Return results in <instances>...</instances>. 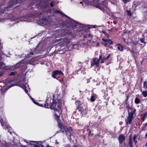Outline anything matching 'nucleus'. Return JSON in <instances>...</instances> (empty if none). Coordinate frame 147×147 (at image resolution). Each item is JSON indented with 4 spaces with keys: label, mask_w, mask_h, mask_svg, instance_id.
I'll return each instance as SVG.
<instances>
[{
    "label": "nucleus",
    "mask_w": 147,
    "mask_h": 147,
    "mask_svg": "<svg viewBox=\"0 0 147 147\" xmlns=\"http://www.w3.org/2000/svg\"><path fill=\"white\" fill-rule=\"evenodd\" d=\"M102 40L103 41L105 42L107 44L109 43L110 44H112V41H111V40H105L103 39Z\"/></svg>",
    "instance_id": "16"
},
{
    "label": "nucleus",
    "mask_w": 147,
    "mask_h": 147,
    "mask_svg": "<svg viewBox=\"0 0 147 147\" xmlns=\"http://www.w3.org/2000/svg\"><path fill=\"white\" fill-rule=\"evenodd\" d=\"M80 92H81V91H80Z\"/></svg>",
    "instance_id": "55"
},
{
    "label": "nucleus",
    "mask_w": 147,
    "mask_h": 147,
    "mask_svg": "<svg viewBox=\"0 0 147 147\" xmlns=\"http://www.w3.org/2000/svg\"><path fill=\"white\" fill-rule=\"evenodd\" d=\"M104 59H105V61L107 60H106V59H105V58H106V57H105V56H104Z\"/></svg>",
    "instance_id": "47"
},
{
    "label": "nucleus",
    "mask_w": 147,
    "mask_h": 147,
    "mask_svg": "<svg viewBox=\"0 0 147 147\" xmlns=\"http://www.w3.org/2000/svg\"><path fill=\"white\" fill-rule=\"evenodd\" d=\"M63 75L61 71L57 70L53 72L52 76L54 78L57 80L60 76H62Z\"/></svg>",
    "instance_id": "6"
},
{
    "label": "nucleus",
    "mask_w": 147,
    "mask_h": 147,
    "mask_svg": "<svg viewBox=\"0 0 147 147\" xmlns=\"http://www.w3.org/2000/svg\"><path fill=\"white\" fill-rule=\"evenodd\" d=\"M130 33V32H124L123 33V40L124 42H125L126 43H127L128 45H130L132 47L131 48L133 49L136 46V45L138 44V42L137 41H133L131 42H129V43L128 42H127L126 41V39L124 38L125 36L129 34Z\"/></svg>",
    "instance_id": "2"
},
{
    "label": "nucleus",
    "mask_w": 147,
    "mask_h": 147,
    "mask_svg": "<svg viewBox=\"0 0 147 147\" xmlns=\"http://www.w3.org/2000/svg\"><path fill=\"white\" fill-rule=\"evenodd\" d=\"M33 102H34V103L36 105H39V104L38 103V102H36L34 100V101H33Z\"/></svg>",
    "instance_id": "30"
},
{
    "label": "nucleus",
    "mask_w": 147,
    "mask_h": 147,
    "mask_svg": "<svg viewBox=\"0 0 147 147\" xmlns=\"http://www.w3.org/2000/svg\"><path fill=\"white\" fill-rule=\"evenodd\" d=\"M60 101V100H59V103Z\"/></svg>",
    "instance_id": "57"
},
{
    "label": "nucleus",
    "mask_w": 147,
    "mask_h": 147,
    "mask_svg": "<svg viewBox=\"0 0 147 147\" xmlns=\"http://www.w3.org/2000/svg\"><path fill=\"white\" fill-rule=\"evenodd\" d=\"M54 96H53V98H54Z\"/></svg>",
    "instance_id": "54"
},
{
    "label": "nucleus",
    "mask_w": 147,
    "mask_h": 147,
    "mask_svg": "<svg viewBox=\"0 0 147 147\" xmlns=\"http://www.w3.org/2000/svg\"><path fill=\"white\" fill-rule=\"evenodd\" d=\"M140 40L141 42H142V43H144L143 39L141 38L140 39Z\"/></svg>",
    "instance_id": "31"
},
{
    "label": "nucleus",
    "mask_w": 147,
    "mask_h": 147,
    "mask_svg": "<svg viewBox=\"0 0 147 147\" xmlns=\"http://www.w3.org/2000/svg\"><path fill=\"white\" fill-rule=\"evenodd\" d=\"M13 86H11L10 87H9V88H10L11 87H12Z\"/></svg>",
    "instance_id": "50"
},
{
    "label": "nucleus",
    "mask_w": 147,
    "mask_h": 147,
    "mask_svg": "<svg viewBox=\"0 0 147 147\" xmlns=\"http://www.w3.org/2000/svg\"><path fill=\"white\" fill-rule=\"evenodd\" d=\"M82 3V2H80V3Z\"/></svg>",
    "instance_id": "51"
},
{
    "label": "nucleus",
    "mask_w": 147,
    "mask_h": 147,
    "mask_svg": "<svg viewBox=\"0 0 147 147\" xmlns=\"http://www.w3.org/2000/svg\"><path fill=\"white\" fill-rule=\"evenodd\" d=\"M135 111L136 110L134 109L133 111H131L130 112H129V110H128V111L129 113V115L127 120H126V123L127 124L128 123L129 124H131V121L133 118L134 113Z\"/></svg>",
    "instance_id": "3"
},
{
    "label": "nucleus",
    "mask_w": 147,
    "mask_h": 147,
    "mask_svg": "<svg viewBox=\"0 0 147 147\" xmlns=\"http://www.w3.org/2000/svg\"><path fill=\"white\" fill-rule=\"evenodd\" d=\"M16 73V72H11L10 73L9 75H10V76L14 75Z\"/></svg>",
    "instance_id": "26"
},
{
    "label": "nucleus",
    "mask_w": 147,
    "mask_h": 147,
    "mask_svg": "<svg viewBox=\"0 0 147 147\" xmlns=\"http://www.w3.org/2000/svg\"><path fill=\"white\" fill-rule=\"evenodd\" d=\"M55 143L57 144H58L59 143V142H57V140H55Z\"/></svg>",
    "instance_id": "34"
},
{
    "label": "nucleus",
    "mask_w": 147,
    "mask_h": 147,
    "mask_svg": "<svg viewBox=\"0 0 147 147\" xmlns=\"http://www.w3.org/2000/svg\"><path fill=\"white\" fill-rule=\"evenodd\" d=\"M0 121L2 126H6V127L7 128H11V127H9V125H8L7 123L6 122H3V120H1Z\"/></svg>",
    "instance_id": "11"
},
{
    "label": "nucleus",
    "mask_w": 147,
    "mask_h": 147,
    "mask_svg": "<svg viewBox=\"0 0 147 147\" xmlns=\"http://www.w3.org/2000/svg\"><path fill=\"white\" fill-rule=\"evenodd\" d=\"M60 132H61V131L60 130H59V131H57V133H56L57 134L59 133H60Z\"/></svg>",
    "instance_id": "37"
},
{
    "label": "nucleus",
    "mask_w": 147,
    "mask_h": 147,
    "mask_svg": "<svg viewBox=\"0 0 147 147\" xmlns=\"http://www.w3.org/2000/svg\"><path fill=\"white\" fill-rule=\"evenodd\" d=\"M30 55H33V53H32L30 54Z\"/></svg>",
    "instance_id": "49"
},
{
    "label": "nucleus",
    "mask_w": 147,
    "mask_h": 147,
    "mask_svg": "<svg viewBox=\"0 0 147 147\" xmlns=\"http://www.w3.org/2000/svg\"><path fill=\"white\" fill-rule=\"evenodd\" d=\"M7 69H8L9 70H13L15 69V66H9V65L7 67Z\"/></svg>",
    "instance_id": "15"
},
{
    "label": "nucleus",
    "mask_w": 147,
    "mask_h": 147,
    "mask_svg": "<svg viewBox=\"0 0 147 147\" xmlns=\"http://www.w3.org/2000/svg\"><path fill=\"white\" fill-rule=\"evenodd\" d=\"M116 46H117L118 49L119 51H121L123 50V47L122 45L120 44H118L116 45Z\"/></svg>",
    "instance_id": "12"
},
{
    "label": "nucleus",
    "mask_w": 147,
    "mask_h": 147,
    "mask_svg": "<svg viewBox=\"0 0 147 147\" xmlns=\"http://www.w3.org/2000/svg\"><path fill=\"white\" fill-rule=\"evenodd\" d=\"M81 113L82 115L85 114L86 113V111L85 110H83L81 112Z\"/></svg>",
    "instance_id": "27"
},
{
    "label": "nucleus",
    "mask_w": 147,
    "mask_h": 147,
    "mask_svg": "<svg viewBox=\"0 0 147 147\" xmlns=\"http://www.w3.org/2000/svg\"><path fill=\"white\" fill-rule=\"evenodd\" d=\"M24 141L25 142H26V143L28 144V142H27L26 140H24Z\"/></svg>",
    "instance_id": "39"
},
{
    "label": "nucleus",
    "mask_w": 147,
    "mask_h": 147,
    "mask_svg": "<svg viewBox=\"0 0 147 147\" xmlns=\"http://www.w3.org/2000/svg\"><path fill=\"white\" fill-rule=\"evenodd\" d=\"M31 142H34L33 141H31Z\"/></svg>",
    "instance_id": "56"
},
{
    "label": "nucleus",
    "mask_w": 147,
    "mask_h": 147,
    "mask_svg": "<svg viewBox=\"0 0 147 147\" xmlns=\"http://www.w3.org/2000/svg\"><path fill=\"white\" fill-rule=\"evenodd\" d=\"M125 139V137L124 135H123L121 134L119 137V142L120 144L122 143L123 141Z\"/></svg>",
    "instance_id": "9"
},
{
    "label": "nucleus",
    "mask_w": 147,
    "mask_h": 147,
    "mask_svg": "<svg viewBox=\"0 0 147 147\" xmlns=\"http://www.w3.org/2000/svg\"><path fill=\"white\" fill-rule=\"evenodd\" d=\"M43 104H41V105L40 106H43Z\"/></svg>",
    "instance_id": "44"
},
{
    "label": "nucleus",
    "mask_w": 147,
    "mask_h": 147,
    "mask_svg": "<svg viewBox=\"0 0 147 147\" xmlns=\"http://www.w3.org/2000/svg\"><path fill=\"white\" fill-rule=\"evenodd\" d=\"M101 59V56H99L98 59L94 58L91 59L90 62L91 63V66H95L96 67H98L100 63V59Z\"/></svg>",
    "instance_id": "5"
},
{
    "label": "nucleus",
    "mask_w": 147,
    "mask_h": 147,
    "mask_svg": "<svg viewBox=\"0 0 147 147\" xmlns=\"http://www.w3.org/2000/svg\"><path fill=\"white\" fill-rule=\"evenodd\" d=\"M89 37H90L91 36H92L91 35V34H89Z\"/></svg>",
    "instance_id": "46"
},
{
    "label": "nucleus",
    "mask_w": 147,
    "mask_h": 147,
    "mask_svg": "<svg viewBox=\"0 0 147 147\" xmlns=\"http://www.w3.org/2000/svg\"><path fill=\"white\" fill-rule=\"evenodd\" d=\"M124 2H125V3H126L127 2V1L126 0H124Z\"/></svg>",
    "instance_id": "38"
},
{
    "label": "nucleus",
    "mask_w": 147,
    "mask_h": 147,
    "mask_svg": "<svg viewBox=\"0 0 147 147\" xmlns=\"http://www.w3.org/2000/svg\"><path fill=\"white\" fill-rule=\"evenodd\" d=\"M84 69V68L83 67H82V68H81V70H82V69Z\"/></svg>",
    "instance_id": "41"
},
{
    "label": "nucleus",
    "mask_w": 147,
    "mask_h": 147,
    "mask_svg": "<svg viewBox=\"0 0 147 147\" xmlns=\"http://www.w3.org/2000/svg\"><path fill=\"white\" fill-rule=\"evenodd\" d=\"M143 88L147 89V81H145L143 83Z\"/></svg>",
    "instance_id": "20"
},
{
    "label": "nucleus",
    "mask_w": 147,
    "mask_h": 147,
    "mask_svg": "<svg viewBox=\"0 0 147 147\" xmlns=\"http://www.w3.org/2000/svg\"><path fill=\"white\" fill-rule=\"evenodd\" d=\"M72 147H77L76 146H72Z\"/></svg>",
    "instance_id": "45"
},
{
    "label": "nucleus",
    "mask_w": 147,
    "mask_h": 147,
    "mask_svg": "<svg viewBox=\"0 0 147 147\" xmlns=\"http://www.w3.org/2000/svg\"><path fill=\"white\" fill-rule=\"evenodd\" d=\"M126 12L127 13L128 15L129 16H131V14L130 11L128 10H126Z\"/></svg>",
    "instance_id": "24"
},
{
    "label": "nucleus",
    "mask_w": 147,
    "mask_h": 147,
    "mask_svg": "<svg viewBox=\"0 0 147 147\" xmlns=\"http://www.w3.org/2000/svg\"><path fill=\"white\" fill-rule=\"evenodd\" d=\"M51 7H53V5L52 3H51Z\"/></svg>",
    "instance_id": "43"
},
{
    "label": "nucleus",
    "mask_w": 147,
    "mask_h": 147,
    "mask_svg": "<svg viewBox=\"0 0 147 147\" xmlns=\"http://www.w3.org/2000/svg\"><path fill=\"white\" fill-rule=\"evenodd\" d=\"M145 137L147 138V133L145 135Z\"/></svg>",
    "instance_id": "42"
},
{
    "label": "nucleus",
    "mask_w": 147,
    "mask_h": 147,
    "mask_svg": "<svg viewBox=\"0 0 147 147\" xmlns=\"http://www.w3.org/2000/svg\"><path fill=\"white\" fill-rule=\"evenodd\" d=\"M147 126V123H146L143 124V130H145V128H146Z\"/></svg>",
    "instance_id": "25"
},
{
    "label": "nucleus",
    "mask_w": 147,
    "mask_h": 147,
    "mask_svg": "<svg viewBox=\"0 0 147 147\" xmlns=\"http://www.w3.org/2000/svg\"><path fill=\"white\" fill-rule=\"evenodd\" d=\"M127 107L129 109H130V110H131V107H129V106H128Z\"/></svg>",
    "instance_id": "33"
},
{
    "label": "nucleus",
    "mask_w": 147,
    "mask_h": 147,
    "mask_svg": "<svg viewBox=\"0 0 147 147\" xmlns=\"http://www.w3.org/2000/svg\"><path fill=\"white\" fill-rule=\"evenodd\" d=\"M59 127H60V128L61 129H62L63 127L62 126V125H60L59 124Z\"/></svg>",
    "instance_id": "32"
},
{
    "label": "nucleus",
    "mask_w": 147,
    "mask_h": 147,
    "mask_svg": "<svg viewBox=\"0 0 147 147\" xmlns=\"http://www.w3.org/2000/svg\"><path fill=\"white\" fill-rule=\"evenodd\" d=\"M67 24H69L71 26L74 27V28L78 27V26H80L79 24H78L74 20L69 18L66 20Z\"/></svg>",
    "instance_id": "4"
},
{
    "label": "nucleus",
    "mask_w": 147,
    "mask_h": 147,
    "mask_svg": "<svg viewBox=\"0 0 147 147\" xmlns=\"http://www.w3.org/2000/svg\"><path fill=\"white\" fill-rule=\"evenodd\" d=\"M27 82H28V81L23 80L22 82V83L20 84H19V86L24 90L25 92L27 94L28 93V91L26 88L28 86Z\"/></svg>",
    "instance_id": "8"
},
{
    "label": "nucleus",
    "mask_w": 147,
    "mask_h": 147,
    "mask_svg": "<svg viewBox=\"0 0 147 147\" xmlns=\"http://www.w3.org/2000/svg\"><path fill=\"white\" fill-rule=\"evenodd\" d=\"M110 54L107 57L105 58V59L106 60H108L109 58L110 57Z\"/></svg>",
    "instance_id": "29"
},
{
    "label": "nucleus",
    "mask_w": 147,
    "mask_h": 147,
    "mask_svg": "<svg viewBox=\"0 0 147 147\" xmlns=\"http://www.w3.org/2000/svg\"><path fill=\"white\" fill-rule=\"evenodd\" d=\"M54 11L56 13H61V12L55 9V10H54Z\"/></svg>",
    "instance_id": "28"
},
{
    "label": "nucleus",
    "mask_w": 147,
    "mask_h": 147,
    "mask_svg": "<svg viewBox=\"0 0 147 147\" xmlns=\"http://www.w3.org/2000/svg\"><path fill=\"white\" fill-rule=\"evenodd\" d=\"M95 83H94V84H96Z\"/></svg>",
    "instance_id": "52"
},
{
    "label": "nucleus",
    "mask_w": 147,
    "mask_h": 147,
    "mask_svg": "<svg viewBox=\"0 0 147 147\" xmlns=\"http://www.w3.org/2000/svg\"><path fill=\"white\" fill-rule=\"evenodd\" d=\"M100 56H101V59H100V60H101V61L100 62V63H104V61H105V60L104 59V57L103 56H102V55L101 54Z\"/></svg>",
    "instance_id": "19"
},
{
    "label": "nucleus",
    "mask_w": 147,
    "mask_h": 147,
    "mask_svg": "<svg viewBox=\"0 0 147 147\" xmlns=\"http://www.w3.org/2000/svg\"><path fill=\"white\" fill-rule=\"evenodd\" d=\"M142 95L145 97L147 96V92L146 91H143L142 92Z\"/></svg>",
    "instance_id": "21"
},
{
    "label": "nucleus",
    "mask_w": 147,
    "mask_h": 147,
    "mask_svg": "<svg viewBox=\"0 0 147 147\" xmlns=\"http://www.w3.org/2000/svg\"><path fill=\"white\" fill-rule=\"evenodd\" d=\"M119 123H120V124H122V122L121 121V122H119Z\"/></svg>",
    "instance_id": "40"
},
{
    "label": "nucleus",
    "mask_w": 147,
    "mask_h": 147,
    "mask_svg": "<svg viewBox=\"0 0 147 147\" xmlns=\"http://www.w3.org/2000/svg\"><path fill=\"white\" fill-rule=\"evenodd\" d=\"M138 135H135L134 136L133 139L131 138H129V144L131 147H133V146L135 145L136 143L137 142L136 140L138 137Z\"/></svg>",
    "instance_id": "7"
},
{
    "label": "nucleus",
    "mask_w": 147,
    "mask_h": 147,
    "mask_svg": "<svg viewBox=\"0 0 147 147\" xmlns=\"http://www.w3.org/2000/svg\"><path fill=\"white\" fill-rule=\"evenodd\" d=\"M32 144H34L35 145H38L39 147H40L38 145L35 144H31L30 143L29 144H28V146H22V147H32Z\"/></svg>",
    "instance_id": "18"
},
{
    "label": "nucleus",
    "mask_w": 147,
    "mask_h": 147,
    "mask_svg": "<svg viewBox=\"0 0 147 147\" xmlns=\"http://www.w3.org/2000/svg\"><path fill=\"white\" fill-rule=\"evenodd\" d=\"M94 6L96 7L99 8L101 10L103 9L105 7V6H102L101 5H100L99 4L95 3V2H94Z\"/></svg>",
    "instance_id": "10"
},
{
    "label": "nucleus",
    "mask_w": 147,
    "mask_h": 147,
    "mask_svg": "<svg viewBox=\"0 0 147 147\" xmlns=\"http://www.w3.org/2000/svg\"><path fill=\"white\" fill-rule=\"evenodd\" d=\"M98 85V84H96V86H97Z\"/></svg>",
    "instance_id": "53"
},
{
    "label": "nucleus",
    "mask_w": 147,
    "mask_h": 147,
    "mask_svg": "<svg viewBox=\"0 0 147 147\" xmlns=\"http://www.w3.org/2000/svg\"><path fill=\"white\" fill-rule=\"evenodd\" d=\"M146 146H147V142L146 143Z\"/></svg>",
    "instance_id": "48"
},
{
    "label": "nucleus",
    "mask_w": 147,
    "mask_h": 147,
    "mask_svg": "<svg viewBox=\"0 0 147 147\" xmlns=\"http://www.w3.org/2000/svg\"><path fill=\"white\" fill-rule=\"evenodd\" d=\"M48 100H47L45 102V103H44V105L45 106V107L47 108L49 105V103L48 102Z\"/></svg>",
    "instance_id": "22"
},
{
    "label": "nucleus",
    "mask_w": 147,
    "mask_h": 147,
    "mask_svg": "<svg viewBox=\"0 0 147 147\" xmlns=\"http://www.w3.org/2000/svg\"><path fill=\"white\" fill-rule=\"evenodd\" d=\"M146 114H144L143 116V118H145L146 117Z\"/></svg>",
    "instance_id": "35"
},
{
    "label": "nucleus",
    "mask_w": 147,
    "mask_h": 147,
    "mask_svg": "<svg viewBox=\"0 0 147 147\" xmlns=\"http://www.w3.org/2000/svg\"><path fill=\"white\" fill-rule=\"evenodd\" d=\"M67 132H68L69 133H70V135L73 134V132L72 131V129L71 127H69L67 129Z\"/></svg>",
    "instance_id": "17"
},
{
    "label": "nucleus",
    "mask_w": 147,
    "mask_h": 147,
    "mask_svg": "<svg viewBox=\"0 0 147 147\" xmlns=\"http://www.w3.org/2000/svg\"><path fill=\"white\" fill-rule=\"evenodd\" d=\"M30 98H31V100H32V101H34V99H33V98L32 97H30Z\"/></svg>",
    "instance_id": "36"
},
{
    "label": "nucleus",
    "mask_w": 147,
    "mask_h": 147,
    "mask_svg": "<svg viewBox=\"0 0 147 147\" xmlns=\"http://www.w3.org/2000/svg\"><path fill=\"white\" fill-rule=\"evenodd\" d=\"M96 98V95L95 94H92L90 100L92 102H94Z\"/></svg>",
    "instance_id": "14"
},
{
    "label": "nucleus",
    "mask_w": 147,
    "mask_h": 147,
    "mask_svg": "<svg viewBox=\"0 0 147 147\" xmlns=\"http://www.w3.org/2000/svg\"><path fill=\"white\" fill-rule=\"evenodd\" d=\"M57 105V101L56 100H53L52 104L50 106V108L52 109H53L55 111V116L56 117L55 119L57 121L58 123H59V121L60 119V117L59 115L60 114L59 113V111H57V109H56L55 107Z\"/></svg>",
    "instance_id": "1"
},
{
    "label": "nucleus",
    "mask_w": 147,
    "mask_h": 147,
    "mask_svg": "<svg viewBox=\"0 0 147 147\" xmlns=\"http://www.w3.org/2000/svg\"><path fill=\"white\" fill-rule=\"evenodd\" d=\"M24 60H23L20 61L19 63H17L15 66V68L17 69L19 68L20 65V64L22 63H24Z\"/></svg>",
    "instance_id": "13"
},
{
    "label": "nucleus",
    "mask_w": 147,
    "mask_h": 147,
    "mask_svg": "<svg viewBox=\"0 0 147 147\" xmlns=\"http://www.w3.org/2000/svg\"><path fill=\"white\" fill-rule=\"evenodd\" d=\"M140 102V100L139 98H135V103L136 104H138L139 102Z\"/></svg>",
    "instance_id": "23"
}]
</instances>
